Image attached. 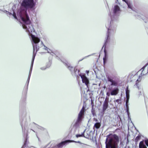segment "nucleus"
I'll return each instance as SVG.
<instances>
[{"mask_svg": "<svg viewBox=\"0 0 148 148\" xmlns=\"http://www.w3.org/2000/svg\"><path fill=\"white\" fill-rule=\"evenodd\" d=\"M35 5V3L34 0H23L21 4L20 8L18 10L17 13L18 17H19L22 21L21 23L23 28L29 34L32 35L31 36L33 35L32 34L35 31L31 24L27 11L28 9L33 8Z\"/></svg>", "mask_w": 148, "mask_h": 148, "instance_id": "1", "label": "nucleus"}, {"mask_svg": "<svg viewBox=\"0 0 148 148\" xmlns=\"http://www.w3.org/2000/svg\"><path fill=\"white\" fill-rule=\"evenodd\" d=\"M31 41L33 47V55L27 82V83L26 88L27 90L28 88V86L32 69L34 62L37 52L39 50V48L41 47H42L43 45H44L45 47V48H44V49L47 50L48 49L47 47L45 46L44 45L43 42L42 41H40V39L39 38L36 36L34 35H32L31 36Z\"/></svg>", "mask_w": 148, "mask_h": 148, "instance_id": "2", "label": "nucleus"}, {"mask_svg": "<svg viewBox=\"0 0 148 148\" xmlns=\"http://www.w3.org/2000/svg\"><path fill=\"white\" fill-rule=\"evenodd\" d=\"M120 11V8L117 5H115L114 8L113 15L112 17H111V21L110 23L108 22L106 25V27L108 31L107 34V39L103 47H106V44L109 39L110 33L109 31L112 29V30L114 31L115 29L116 23L118 20V16L119 15Z\"/></svg>", "mask_w": 148, "mask_h": 148, "instance_id": "3", "label": "nucleus"}, {"mask_svg": "<svg viewBox=\"0 0 148 148\" xmlns=\"http://www.w3.org/2000/svg\"><path fill=\"white\" fill-rule=\"evenodd\" d=\"M56 58L58 60H60L63 63L66 67L71 72V73L73 76L76 77L77 78L78 77L79 78V76H80L82 79V82L85 83L88 88H89V80L88 79L86 76L85 74H79L80 71L77 70L76 68V67L74 68L67 61H63L61 60L57 56H56Z\"/></svg>", "mask_w": 148, "mask_h": 148, "instance_id": "4", "label": "nucleus"}, {"mask_svg": "<svg viewBox=\"0 0 148 148\" xmlns=\"http://www.w3.org/2000/svg\"><path fill=\"white\" fill-rule=\"evenodd\" d=\"M85 109L83 106L79 112L77 119L73 121L70 128V133L72 135H74L77 132L80 123L84 117Z\"/></svg>", "mask_w": 148, "mask_h": 148, "instance_id": "5", "label": "nucleus"}, {"mask_svg": "<svg viewBox=\"0 0 148 148\" xmlns=\"http://www.w3.org/2000/svg\"><path fill=\"white\" fill-rule=\"evenodd\" d=\"M119 138L116 134H110L106 136L105 142L106 148H118Z\"/></svg>", "mask_w": 148, "mask_h": 148, "instance_id": "6", "label": "nucleus"}, {"mask_svg": "<svg viewBox=\"0 0 148 148\" xmlns=\"http://www.w3.org/2000/svg\"><path fill=\"white\" fill-rule=\"evenodd\" d=\"M139 148H148V139H146L140 142Z\"/></svg>", "mask_w": 148, "mask_h": 148, "instance_id": "7", "label": "nucleus"}, {"mask_svg": "<svg viewBox=\"0 0 148 148\" xmlns=\"http://www.w3.org/2000/svg\"><path fill=\"white\" fill-rule=\"evenodd\" d=\"M109 90L111 92V95L112 96L116 95L119 93V90L118 87H115L112 88V87H109Z\"/></svg>", "mask_w": 148, "mask_h": 148, "instance_id": "8", "label": "nucleus"}, {"mask_svg": "<svg viewBox=\"0 0 148 148\" xmlns=\"http://www.w3.org/2000/svg\"><path fill=\"white\" fill-rule=\"evenodd\" d=\"M107 78L108 82H111L110 85L111 86H117L118 85V82L116 81L113 80L111 77L108 76L107 77Z\"/></svg>", "mask_w": 148, "mask_h": 148, "instance_id": "9", "label": "nucleus"}, {"mask_svg": "<svg viewBox=\"0 0 148 148\" xmlns=\"http://www.w3.org/2000/svg\"><path fill=\"white\" fill-rule=\"evenodd\" d=\"M69 143H71L70 140H67L64 141H62L61 142V143L57 144V146L58 148L62 147L64 145H65L66 144Z\"/></svg>", "mask_w": 148, "mask_h": 148, "instance_id": "10", "label": "nucleus"}, {"mask_svg": "<svg viewBox=\"0 0 148 148\" xmlns=\"http://www.w3.org/2000/svg\"><path fill=\"white\" fill-rule=\"evenodd\" d=\"M108 102H104L103 104V108L102 110V112L103 113H104L106 110L108 108Z\"/></svg>", "mask_w": 148, "mask_h": 148, "instance_id": "11", "label": "nucleus"}, {"mask_svg": "<svg viewBox=\"0 0 148 148\" xmlns=\"http://www.w3.org/2000/svg\"><path fill=\"white\" fill-rule=\"evenodd\" d=\"M20 124L22 127L23 132L24 130L25 131V127L27 125L26 119H23L21 122Z\"/></svg>", "mask_w": 148, "mask_h": 148, "instance_id": "12", "label": "nucleus"}, {"mask_svg": "<svg viewBox=\"0 0 148 148\" xmlns=\"http://www.w3.org/2000/svg\"><path fill=\"white\" fill-rule=\"evenodd\" d=\"M12 11H13V13L12 14L10 12H8L6 10L4 11L3 12H6V14H9L10 15H12L13 17L15 19H17V17L16 16V14L15 12H14V9H13V8H12Z\"/></svg>", "mask_w": 148, "mask_h": 148, "instance_id": "13", "label": "nucleus"}, {"mask_svg": "<svg viewBox=\"0 0 148 148\" xmlns=\"http://www.w3.org/2000/svg\"><path fill=\"white\" fill-rule=\"evenodd\" d=\"M128 138H127V140L125 146H124V147H123V143L121 142L120 144L121 147H122V148H131V147L128 145Z\"/></svg>", "mask_w": 148, "mask_h": 148, "instance_id": "14", "label": "nucleus"}, {"mask_svg": "<svg viewBox=\"0 0 148 148\" xmlns=\"http://www.w3.org/2000/svg\"><path fill=\"white\" fill-rule=\"evenodd\" d=\"M101 126V122H96L94 125L93 128H95L97 130Z\"/></svg>", "mask_w": 148, "mask_h": 148, "instance_id": "15", "label": "nucleus"}, {"mask_svg": "<svg viewBox=\"0 0 148 148\" xmlns=\"http://www.w3.org/2000/svg\"><path fill=\"white\" fill-rule=\"evenodd\" d=\"M80 147L82 148H90V146L89 145L83 143L80 144Z\"/></svg>", "mask_w": 148, "mask_h": 148, "instance_id": "16", "label": "nucleus"}, {"mask_svg": "<svg viewBox=\"0 0 148 148\" xmlns=\"http://www.w3.org/2000/svg\"><path fill=\"white\" fill-rule=\"evenodd\" d=\"M105 51L104 50L105 52V56L103 58V64H105L108 58V56L106 53H105Z\"/></svg>", "mask_w": 148, "mask_h": 148, "instance_id": "17", "label": "nucleus"}, {"mask_svg": "<svg viewBox=\"0 0 148 148\" xmlns=\"http://www.w3.org/2000/svg\"><path fill=\"white\" fill-rule=\"evenodd\" d=\"M86 130H85L81 134H77L76 135V137L77 138H78L79 137H84V133L86 131Z\"/></svg>", "mask_w": 148, "mask_h": 148, "instance_id": "18", "label": "nucleus"}, {"mask_svg": "<svg viewBox=\"0 0 148 148\" xmlns=\"http://www.w3.org/2000/svg\"><path fill=\"white\" fill-rule=\"evenodd\" d=\"M127 5L128 8H129L131 9L132 10H133L132 8V3L130 2V1H129L127 3Z\"/></svg>", "mask_w": 148, "mask_h": 148, "instance_id": "19", "label": "nucleus"}, {"mask_svg": "<svg viewBox=\"0 0 148 148\" xmlns=\"http://www.w3.org/2000/svg\"><path fill=\"white\" fill-rule=\"evenodd\" d=\"M130 91L128 90V87H127L125 89V93L126 95V97H130Z\"/></svg>", "mask_w": 148, "mask_h": 148, "instance_id": "20", "label": "nucleus"}, {"mask_svg": "<svg viewBox=\"0 0 148 148\" xmlns=\"http://www.w3.org/2000/svg\"><path fill=\"white\" fill-rule=\"evenodd\" d=\"M90 132L88 131H87L86 132V134H85V135H84V137L87 138H88L90 137Z\"/></svg>", "mask_w": 148, "mask_h": 148, "instance_id": "21", "label": "nucleus"}, {"mask_svg": "<svg viewBox=\"0 0 148 148\" xmlns=\"http://www.w3.org/2000/svg\"><path fill=\"white\" fill-rule=\"evenodd\" d=\"M138 81V79L136 81V83L134 85V87L135 88H137L138 90H140L141 88L140 86H139L138 84L137 83V81Z\"/></svg>", "mask_w": 148, "mask_h": 148, "instance_id": "22", "label": "nucleus"}, {"mask_svg": "<svg viewBox=\"0 0 148 148\" xmlns=\"http://www.w3.org/2000/svg\"><path fill=\"white\" fill-rule=\"evenodd\" d=\"M121 99H117L115 100L114 101V102L115 103V104H116V102L118 103V104L121 103Z\"/></svg>", "mask_w": 148, "mask_h": 148, "instance_id": "23", "label": "nucleus"}, {"mask_svg": "<svg viewBox=\"0 0 148 148\" xmlns=\"http://www.w3.org/2000/svg\"><path fill=\"white\" fill-rule=\"evenodd\" d=\"M94 54V53H93V54H91V55H89L88 56H85V57H84L83 58H82V60H79V62L81 61H82V60H83V59H85V58H87L90 56H92Z\"/></svg>", "mask_w": 148, "mask_h": 148, "instance_id": "24", "label": "nucleus"}, {"mask_svg": "<svg viewBox=\"0 0 148 148\" xmlns=\"http://www.w3.org/2000/svg\"><path fill=\"white\" fill-rule=\"evenodd\" d=\"M140 136H138L135 139V141L136 142H138V141L140 139Z\"/></svg>", "mask_w": 148, "mask_h": 148, "instance_id": "25", "label": "nucleus"}, {"mask_svg": "<svg viewBox=\"0 0 148 148\" xmlns=\"http://www.w3.org/2000/svg\"><path fill=\"white\" fill-rule=\"evenodd\" d=\"M126 99L125 100V105L128 104L129 101L130 97H126Z\"/></svg>", "mask_w": 148, "mask_h": 148, "instance_id": "26", "label": "nucleus"}, {"mask_svg": "<svg viewBox=\"0 0 148 148\" xmlns=\"http://www.w3.org/2000/svg\"><path fill=\"white\" fill-rule=\"evenodd\" d=\"M51 65V62H49L47 64L46 66L47 67V68H49Z\"/></svg>", "mask_w": 148, "mask_h": 148, "instance_id": "27", "label": "nucleus"}, {"mask_svg": "<svg viewBox=\"0 0 148 148\" xmlns=\"http://www.w3.org/2000/svg\"><path fill=\"white\" fill-rule=\"evenodd\" d=\"M36 125V127H37L39 129H40V130H43L44 129V128L41 126H40L38 125Z\"/></svg>", "mask_w": 148, "mask_h": 148, "instance_id": "28", "label": "nucleus"}, {"mask_svg": "<svg viewBox=\"0 0 148 148\" xmlns=\"http://www.w3.org/2000/svg\"><path fill=\"white\" fill-rule=\"evenodd\" d=\"M109 98L107 96L106 97V99L104 101V102H107L109 103Z\"/></svg>", "mask_w": 148, "mask_h": 148, "instance_id": "29", "label": "nucleus"}, {"mask_svg": "<svg viewBox=\"0 0 148 148\" xmlns=\"http://www.w3.org/2000/svg\"><path fill=\"white\" fill-rule=\"evenodd\" d=\"M46 69H47V68L46 67V66L41 67L40 68V69L42 70H45Z\"/></svg>", "mask_w": 148, "mask_h": 148, "instance_id": "30", "label": "nucleus"}, {"mask_svg": "<svg viewBox=\"0 0 148 148\" xmlns=\"http://www.w3.org/2000/svg\"><path fill=\"white\" fill-rule=\"evenodd\" d=\"M106 95L107 96L109 97L110 96V95H111V92H107L106 93Z\"/></svg>", "mask_w": 148, "mask_h": 148, "instance_id": "31", "label": "nucleus"}, {"mask_svg": "<svg viewBox=\"0 0 148 148\" xmlns=\"http://www.w3.org/2000/svg\"><path fill=\"white\" fill-rule=\"evenodd\" d=\"M126 112H127V114L128 117H129V118H130V112H129V110H126Z\"/></svg>", "mask_w": 148, "mask_h": 148, "instance_id": "32", "label": "nucleus"}, {"mask_svg": "<svg viewBox=\"0 0 148 148\" xmlns=\"http://www.w3.org/2000/svg\"><path fill=\"white\" fill-rule=\"evenodd\" d=\"M126 106V110H129V107L128 104L125 105Z\"/></svg>", "mask_w": 148, "mask_h": 148, "instance_id": "33", "label": "nucleus"}, {"mask_svg": "<svg viewBox=\"0 0 148 148\" xmlns=\"http://www.w3.org/2000/svg\"><path fill=\"white\" fill-rule=\"evenodd\" d=\"M71 142L77 143H79L80 144L81 143L79 141H78L77 142V141H74V140H71Z\"/></svg>", "mask_w": 148, "mask_h": 148, "instance_id": "34", "label": "nucleus"}, {"mask_svg": "<svg viewBox=\"0 0 148 148\" xmlns=\"http://www.w3.org/2000/svg\"><path fill=\"white\" fill-rule=\"evenodd\" d=\"M93 120L94 121H95L96 122H99L98 120L97 119L94 118Z\"/></svg>", "mask_w": 148, "mask_h": 148, "instance_id": "35", "label": "nucleus"}, {"mask_svg": "<svg viewBox=\"0 0 148 148\" xmlns=\"http://www.w3.org/2000/svg\"><path fill=\"white\" fill-rule=\"evenodd\" d=\"M49 53L52 56H54L55 55L54 53L52 51H51Z\"/></svg>", "mask_w": 148, "mask_h": 148, "instance_id": "36", "label": "nucleus"}, {"mask_svg": "<svg viewBox=\"0 0 148 148\" xmlns=\"http://www.w3.org/2000/svg\"><path fill=\"white\" fill-rule=\"evenodd\" d=\"M123 1L125 2L126 3H127L129 1L128 0H122Z\"/></svg>", "mask_w": 148, "mask_h": 148, "instance_id": "37", "label": "nucleus"}, {"mask_svg": "<svg viewBox=\"0 0 148 148\" xmlns=\"http://www.w3.org/2000/svg\"><path fill=\"white\" fill-rule=\"evenodd\" d=\"M47 53H50L51 52V51L50 49H48L47 50Z\"/></svg>", "mask_w": 148, "mask_h": 148, "instance_id": "38", "label": "nucleus"}, {"mask_svg": "<svg viewBox=\"0 0 148 148\" xmlns=\"http://www.w3.org/2000/svg\"><path fill=\"white\" fill-rule=\"evenodd\" d=\"M128 120H130L131 121V122H132V121L131 120V119L130 117V118H129V117H128Z\"/></svg>", "mask_w": 148, "mask_h": 148, "instance_id": "39", "label": "nucleus"}, {"mask_svg": "<svg viewBox=\"0 0 148 148\" xmlns=\"http://www.w3.org/2000/svg\"><path fill=\"white\" fill-rule=\"evenodd\" d=\"M27 139H26V141H25V145L27 144Z\"/></svg>", "mask_w": 148, "mask_h": 148, "instance_id": "40", "label": "nucleus"}, {"mask_svg": "<svg viewBox=\"0 0 148 148\" xmlns=\"http://www.w3.org/2000/svg\"><path fill=\"white\" fill-rule=\"evenodd\" d=\"M86 73L88 74L89 73V71H86Z\"/></svg>", "mask_w": 148, "mask_h": 148, "instance_id": "41", "label": "nucleus"}, {"mask_svg": "<svg viewBox=\"0 0 148 148\" xmlns=\"http://www.w3.org/2000/svg\"><path fill=\"white\" fill-rule=\"evenodd\" d=\"M141 93V91H140L139 92V95H140V93Z\"/></svg>", "mask_w": 148, "mask_h": 148, "instance_id": "42", "label": "nucleus"}, {"mask_svg": "<svg viewBox=\"0 0 148 148\" xmlns=\"http://www.w3.org/2000/svg\"><path fill=\"white\" fill-rule=\"evenodd\" d=\"M36 136H37V138H38V139L39 140V138L38 137V136H37V134H36Z\"/></svg>", "mask_w": 148, "mask_h": 148, "instance_id": "43", "label": "nucleus"}, {"mask_svg": "<svg viewBox=\"0 0 148 148\" xmlns=\"http://www.w3.org/2000/svg\"><path fill=\"white\" fill-rule=\"evenodd\" d=\"M31 130H32V131H33V132H35L34 130H32V129H31Z\"/></svg>", "mask_w": 148, "mask_h": 148, "instance_id": "44", "label": "nucleus"}, {"mask_svg": "<svg viewBox=\"0 0 148 148\" xmlns=\"http://www.w3.org/2000/svg\"><path fill=\"white\" fill-rule=\"evenodd\" d=\"M92 114L93 115H94V113H92Z\"/></svg>", "mask_w": 148, "mask_h": 148, "instance_id": "45", "label": "nucleus"}, {"mask_svg": "<svg viewBox=\"0 0 148 148\" xmlns=\"http://www.w3.org/2000/svg\"><path fill=\"white\" fill-rule=\"evenodd\" d=\"M26 91L25 92V94H26Z\"/></svg>", "mask_w": 148, "mask_h": 148, "instance_id": "46", "label": "nucleus"}, {"mask_svg": "<svg viewBox=\"0 0 148 148\" xmlns=\"http://www.w3.org/2000/svg\"><path fill=\"white\" fill-rule=\"evenodd\" d=\"M117 1H118V0H116Z\"/></svg>", "mask_w": 148, "mask_h": 148, "instance_id": "47", "label": "nucleus"}]
</instances>
